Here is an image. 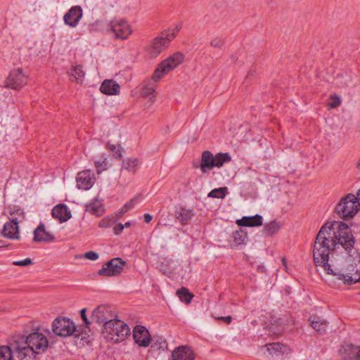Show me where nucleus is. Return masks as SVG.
Wrapping results in <instances>:
<instances>
[{"instance_id":"obj_1","label":"nucleus","mask_w":360,"mask_h":360,"mask_svg":"<svg viewBox=\"0 0 360 360\" xmlns=\"http://www.w3.org/2000/svg\"><path fill=\"white\" fill-rule=\"evenodd\" d=\"M355 238L349 226L342 221L325 223L319 231L313 247L314 264L330 269L329 255L340 248L352 256Z\"/></svg>"},{"instance_id":"obj_2","label":"nucleus","mask_w":360,"mask_h":360,"mask_svg":"<svg viewBox=\"0 0 360 360\" xmlns=\"http://www.w3.org/2000/svg\"><path fill=\"white\" fill-rule=\"evenodd\" d=\"M49 345L46 337L38 331L33 332L25 338L18 336L13 339V348L18 352V360H28L34 354L44 352Z\"/></svg>"},{"instance_id":"obj_3","label":"nucleus","mask_w":360,"mask_h":360,"mask_svg":"<svg viewBox=\"0 0 360 360\" xmlns=\"http://www.w3.org/2000/svg\"><path fill=\"white\" fill-rule=\"evenodd\" d=\"M184 59V55L176 52L161 62L155 70L151 78L144 80L141 84V94L146 97L155 92L157 83L163 76L179 65Z\"/></svg>"},{"instance_id":"obj_4","label":"nucleus","mask_w":360,"mask_h":360,"mask_svg":"<svg viewBox=\"0 0 360 360\" xmlns=\"http://www.w3.org/2000/svg\"><path fill=\"white\" fill-rule=\"evenodd\" d=\"M328 274L333 275L339 281H342L345 285H352L360 282V255H357V259H354V262L347 265L344 269L332 268L330 264V269H324Z\"/></svg>"},{"instance_id":"obj_5","label":"nucleus","mask_w":360,"mask_h":360,"mask_svg":"<svg viewBox=\"0 0 360 360\" xmlns=\"http://www.w3.org/2000/svg\"><path fill=\"white\" fill-rule=\"evenodd\" d=\"M360 210V203L355 195L348 193L342 197L335 207V213L343 220L352 219Z\"/></svg>"},{"instance_id":"obj_6","label":"nucleus","mask_w":360,"mask_h":360,"mask_svg":"<svg viewBox=\"0 0 360 360\" xmlns=\"http://www.w3.org/2000/svg\"><path fill=\"white\" fill-rule=\"evenodd\" d=\"M103 333L106 338L117 343L124 340L130 334V329L127 323L115 319L105 323Z\"/></svg>"},{"instance_id":"obj_7","label":"nucleus","mask_w":360,"mask_h":360,"mask_svg":"<svg viewBox=\"0 0 360 360\" xmlns=\"http://www.w3.org/2000/svg\"><path fill=\"white\" fill-rule=\"evenodd\" d=\"M231 160V158L228 153H219L214 156L210 151L205 150L202 153L200 169L202 173H207L214 167H221Z\"/></svg>"},{"instance_id":"obj_8","label":"nucleus","mask_w":360,"mask_h":360,"mask_svg":"<svg viewBox=\"0 0 360 360\" xmlns=\"http://www.w3.org/2000/svg\"><path fill=\"white\" fill-rule=\"evenodd\" d=\"M174 39V33L162 32L160 34L155 37L147 47V51L150 58H156L165 50L172 40Z\"/></svg>"},{"instance_id":"obj_9","label":"nucleus","mask_w":360,"mask_h":360,"mask_svg":"<svg viewBox=\"0 0 360 360\" xmlns=\"http://www.w3.org/2000/svg\"><path fill=\"white\" fill-rule=\"evenodd\" d=\"M53 333L60 337L72 335L76 330L73 321L65 317L56 318L52 323Z\"/></svg>"},{"instance_id":"obj_10","label":"nucleus","mask_w":360,"mask_h":360,"mask_svg":"<svg viewBox=\"0 0 360 360\" xmlns=\"http://www.w3.org/2000/svg\"><path fill=\"white\" fill-rule=\"evenodd\" d=\"M126 264L125 261L120 257H115L106 262L98 271L101 276H115L119 275Z\"/></svg>"},{"instance_id":"obj_11","label":"nucleus","mask_w":360,"mask_h":360,"mask_svg":"<svg viewBox=\"0 0 360 360\" xmlns=\"http://www.w3.org/2000/svg\"><path fill=\"white\" fill-rule=\"evenodd\" d=\"M115 315L112 313L110 308L105 305H100L97 307L93 311L91 319L93 321L105 325L108 321L114 320Z\"/></svg>"},{"instance_id":"obj_12","label":"nucleus","mask_w":360,"mask_h":360,"mask_svg":"<svg viewBox=\"0 0 360 360\" xmlns=\"http://www.w3.org/2000/svg\"><path fill=\"white\" fill-rule=\"evenodd\" d=\"M27 83V77L21 69L12 70L6 80V86L18 90Z\"/></svg>"},{"instance_id":"obj_13","label":"nucleus","mask_w":360,"mask_h":360,"mask_svg":"<svg viewBox=\"0 0 360 360\" xmlns=\"http://www.w3.org/2000/svg\"><path fill=\"white\" fill-rule=\"evenodd\" d=\"M110 29L117 39H125L131 33L129 25L123 20L112 21L110 22Z\"/></svg>"},{"instance_id":"obj_14","label":"nucleus","mask_w":360,"mask_h":360,"mask_svg":"<svg viewBox=\"0 0 360 360\" xmlns=\"http://www.w3.org/2000/svg\"><path fill=\"white\" fill-rule=\"evenodd\" d=\"M134 342L141 347H146L150 343V335L145 326L137 325L133 330Z\"/></svg>"},{"instance_id":"obj_15","label":"nucleus","mask_w":360,"mask_h":360,"mask_svg":"<svg viewBox=\"0 0 360 360\" xmlns=\"http://www.w3.org/2000/svg\"><path fill=\"white\" fill-rule=\"evenodd\" d=\"M77 186L78 188L89 190L95 183V176L90 169L79 172L77 176Z\"/></svg>"},{"instance_id":"obj_16","label":"nucleus","mask_w":360,"mask_h":360,"mask_svg":"<svg viewBox=\"0 0 360 360\" xmlns=\"http://www.w3.org/2000/svg\"><path fill=\"white\" fill-rule=\"evenodd\" d=\"M2 236L9 239H20L18 221L17 218H13L4 225Z\"/></svg>"},{"instance_id":"obj_17","label":"nucleus","mask_w":360,"mask_h":360,"mask_svg":"<svg viewBox=\"0 0 360 360\" xmlns=\"http://www.w3.org/2000/svg\"><path fill=\"white\" fill-rule=\"evenodd\" d=\"M33 241L34 243H51L56 240L55 236L45 229L43 223H40L33 232Z\"/></svg>"},{"instance_id":"obj_18","label":"nucleus","mask_w":360,"mask_h":360,"mask_svg":"<svg viewBox=\"0 0 360 360\" xmlns=\"http://www.w3.org/2000/svg\"><path fill=\"white\" fill-rule=\"evenodd\" d=\"M82 17V9L79 6H72L67 13L65 14L63 19L66 25L75 27L79 23Z\"/></svg>"},{"instance_id":"obj_19","label":"nucleus","mask_w":360,"mask_h":360,"mask_svg":"<svg viewBox=\"0 0 360 360\" xmlns=\"http://www.w3.org/2000/svg\"><path fill=\"white\" fill-rule=\"evenodd\" d=\"M263 347H265L269 355L272 357L281 358L284 354L290 353V348L283 344L280 342H273L265 345Z\"/></svg>"},{"instance_id":"obj_20","label":"nucleus","mask_w":360,"mask_h":360,"mask_svg":"<svg viewBox=\"0 0 360 360\" xmlns=\"http://www.w3.org/2000/svg\"><path fill=\"white\" fill-rule=\"evenodd\" d=\"M334 85L340 89H345L353 86V74L351 72H344L338 74L333 80Z\"/></svg>"},{"instance_id":"obj_21","label":"nucleus","mask_w":360,"mask_h":360,"mask_svg":"<svg viewBox=\"0 0 360 360\" xmlns=\"http://www.w3.org/2000/svg\"><path fill=\"white\" fill-rule=\"evenodd\" d=\"M52 216L62 223L70 219L72 214L70 210L65 204H60L53 208Z\"/></svg>"},{"instance_id":"obj_22","label":"nucleus","mask_w":360,"mask_h":360,"mask_svg":"<svg viewBox=\"0 0 360 360\" xmlns=\"http://www.w3.org/2000/svg\"><path fill=\"white\" fill-rule=\"evenodd\" d=\"M100 91L106 95H117L120 91V86L112 79H105L102 82Z\"/></svg>"},{"instance_id":"obj_23","label":"nucleus","mask_w":360,"mask_h":360,"mask_svg":"<svg viewBox=\"0 0 360 360\" xmlns=\"http://www.w3.org/2000/svg\"><path fill=\"white\" fill-rule=\"evenodd\" d=\"M311 326L313 329L319 334H324L326 333V330L328 326V323L326 320L322 319L318 316H311L309 318Z\"/></svg>"},{"instance_id":"obj_24","label":"nucleus","mask_w":360,"mask_h":360,"mask_svg":"<svg viewBox=\"0 0 360 360\" xmlns=\"http://www.w3.org/2000/svg\"><path fill=\"white\" fill-rule=\"evenodd\" d=\"M172 356L173 360H194L193 352L186 346H181L174 349Z\"/></svg>"},{"instance_id":"obj_25","label":"nucleus","mask_w":360,"mask_h":360,"mask_svg":"<svg viewBox=\"0 0 360 360\" xmlns=\"http://www.w3.org/2000/svg\"><path fill=\"white\" fill-rule=\"evenodd\" d=\"M262 221V217L259 214H255L252 217H243L242 219L237 220V224L240 226L254 227L261 226Z\"/></svg>"},{"instance_id":"obj_26","label":"nucleus","mask_w":360,"mask_h":360,"mask_svg":"<svg viewBox=\"0 0 360 360\" xmlns=\"http://www.w3.org/2000/svg\"><path fill=\"white\" fill-rule=\"evenodd\" d=\"M13 346V340L8 346H0V360H12L13 356L18 359V352Z\"/></svg>"},{"instance_id":"obj_27","label":"nucleus","mask_w":360,"mask_h":360,"mask_svg":"<svg viewBox=\"0 0 360 360\" xmlns=\"http://www.w3.org/2000/svg\"><path fill=\"white\" fill-rule=\"evenodd\" d=\"M86 211L96 216H101L104 212V207L101 200L94 199L86 205Z\"/></svg>"},{"instance_id":"obj_28","label":"nucleus","mask_w":360,"mask_h":360,"mask_svg":"<svg viewBox=\"0 0 360 360\" xmlns=\"http://www.w3.org/2000/svg\"><path fill=\"white\" fill-rule=\"evenodd\" d=\"M193 215L194 212L193 210L181 207L177 218L182 224H186Z\"/></svg>"},{"instance_id":"obj_29","label":"nucleus","mask_w":360,"mask_h":360,"mask_svg":"<svg viewBox=\"0 0 360 360\" xmlns=\"http://www.w3.org/2000/svg\"><path fill=\"white\" fill-rule=\"evenodd\" d=\"M139 163V160L137 158H131L124 160L122 162V167L134 174L136 171L137 166Z\"/></svg>"},{"instance_id":"obj_30","label":"nucleus","mask_w":360,"mask_h":360,"mask_svg":"<svg viewBox=\"0 0 360 360\" xmlns=\"http://www.w3.org/2000/svg\"><path fill=\"white\" fill-rule=\"evenodd\" d=\"M354 347H356V345H347L340 348V353L344 360H354V355L352 352Z\"/></svg>"},{"instance_id":"obj_31","label":"nucleus","mask_w":360,"mask_h":360,"mask_svg":"<svg viewBox=\"0 0 360 360\" xmlns=\"http://www.w3.org/2000/svg\"><path fill=\"white\" fill-rule=\"evenodd\" d=\"M69 74L70 76L73 77L77 82H82L85 76V72L82 65L73 66L70 69Z\"/></svg>"},{"instance_id":"obj_32","label":"nucleus","mask_w":360,"mask_h":360,"mask_svg":"<svg viewBox=\"0 0 360 360\" xmlns=\"http://www.w3.org/2000/svg\"><path fill=\"white\" fill-rule=\"evenodd\" d=\"M176 294L180 300L188 304L191 302L193 295L191 294L187 288L182 287L176 291Z\"/></svg>"},{"instance_id":"obj_33","label":"nucleus","mask_w":360,"mask_h":360,"mask_svg":"<svg viewBox=\"0 0 360 360\" xmlns=\"http://www.w3.org/2000/svg\"><path fill=\"white\" fill-rule=\"evenodd\" d=\"M281 227V224L276 221H271L265 224L264 231L269 235H274L276 233Z\"/></svg>"},{"instance_id":"obj_34","label":"nucleus","mask_w":360,"mask_h":360,"mask_svg":"<svg viewBox=\"0 0 360 360\" xmlns=\"http://www.w3.org/2000/svg\"><path fill=\"white\" fill-rule=\"evenodd\" d=\"M227 191L228 188L226 187L214 188L209 193L208 197L222 199L226 196Z\"/></svg>"},{"instance_id":"obj_35","label":"nucleus","mask_w":360,"mask_h":360,"mask_svg":"<svg viewBox=\"0 0 360 360\" xmlns=\"http://www.w3.org/2000/svg\"><path fill=\"white\" fill-rule=\"evenodd\" d=\"M247 238V233L242 229L236 231L233 233V241L236 245H241L244 243L245 240Z\"/></svg>"},{"instance_id":"obj_36","label":"nucleus","mask_w":360,"mask_h":360,"mask_svg":"<svg viewBox=\"0 0 360 360\" xmlns=\"http://www.w3.org/2000/svg\"><path fill=\"white\" fill-rule=\"evenodd\" d=\"M150 342L158 345V349H165L167 346L166 340L162 336H153L151 338Z\"/></svg>"},{"instance_id":"obj_37","label":"nucleus","mask_w":360,"mask_h":360,"mask_svg":"<svg viewBox=\"0 0 360 360\" xmlns=\"http://www.w3.org/2000/svg\"><path fill=\"white\" fill-rule=\"evenodd\" d=\"M94 164L97 169V172L100 173L101 171L106 169L108 162L106 158H101L99 160H95Z\"/></svg>"},{"instance_id":"obj_38","label":"nucleus","mask_w":360,"mask_h":360,"mask_svg":"<svg viewBox=\"0 0 360 360\" xmlns=\"http://www.w3.org/2000/svg\"><path fill=\"white\" fill-rule=\"evenodd\" d=\"M340 103H341L340 98L338 96L334 94V95H331L330 96L328 105L331 108H336L337 107H338L340 105Z\"/></svg>"},{"instance_id":"obj_39","label":"nucleus","mask_w":360,"mask_h":360,"mask_svg":"<svg viewBox=\"0 0 360 360\" xmlns=\"http://www.w3.org/2000/svg\"><path fill=\"white\" fill-rule=\"evenodd\" d=\"M139 196H135L134 198L127 202L124 207L121 209V214L127 212L128 210L134 207V205L138 202Z\"/></svg>"},{"instance_id":"obj_40","label":"nucleus","mask_w":360,"mask_h":360,"mask_svg":"<svg viewBox=\"0 0 360 360\" xmlns=\"http://www.w3.org/2000/svg\"><path fill=\"white\" fill-rule=\"evenodd\" d=\"M107 148H108L109 150H110L112 153V155L115 158L117 159L122 157L120 146L117 148V146L108 143Z\"/></svg>"},{"instance_id":"obj_41","label":"nucleus","mask_w":360,"mask_h":360,"mask_svg":"<svg viewBox=\"0 0 360 360\" xmlns=\"http://www.w3.org/2000/svg\"><path fill=\"white\" fill-rule=\"evenodd\" d=\"M210 46L214 48L221 49L225 44L224 39L221 37H215L210 41Z\"/></svg>"},{"instance_id":"obj_42","label":"nucleus","mask_w":360,"mask_h":360,"mask_svg":"<svg viewBox=\"0 0 360 360\" xmlns=\"http://www.w3.org/2000/svg\"><path fill=\"white\" fill-rule=\"evenodd\" d=\"M15 266H26L32 264V261L30 258H26L23 260L15 261L13 263Z\"/></svg>"},{"instance_id":"obj_43","label":"nucleus","mask_w":360,"mask_h":360,"mask_svg":"<svg viewBox=\"0 0 360 360\" xmlns=\"http://www.w3.org/2000/svg\"><path fill=\"white\" fill-rule=\"evenodd\" d=\"M84 257L89 260L95 261L98 258V254L94 251H89L84 255Z\"/></svg>"},{"instance_id":"obj_44","label":"nucleus","mask_w":360,"mask_h":360,"mask_svg":"<svg viewBox=\"0 0 360 360\" xmlns=\"http://www.w3.org/2000/svg\"><path fill=\"white\" fill-rule=\"evenodd\" d=\"M86 309L85 308L82 309L81 311H80V315H81V318L84 321V322L85 323V324L86 326H89L91 324V321L88 319L86 315Z\"/></svg>"},{"instance_id":"obj_45","label":"nucleus","mask_w":360,"mask_h":360,"mask_svg":"<svg viewBox=\"0 0 360 360\" xmlns=\"http://www.w3.org/2000/svg\"><path fill=\"white\" fill-rule=\"evenodd\" d=\"M181 29V24H179L176 26V27L173 30L172 29H168L167 30H165L163 31L164 32H167V33H174V38L176 37V34L179 32V31Z\"/></svg>"},{"instance_id":"obj_46","label":"nucleus","mask_w":360,"mask_h":360,"mask_svg":"<svg viewBox=\"0 0 360 360\" xmlns=\"http://www.w3.org/2000/svg\"><path fill=\"white\" fill-rule=\"evenodd\" d=\"M124 229V225L122 224H118L113 228V232L115 235L120 234Z\"/></svg>"},{"instance_id":"obj_47","label":"nucleus","mask_w":360,"mask_h":360,"mask_svg":"<svg viewBox=\"0 0 360 360\" xmlns=\"http://www.w3.org/2000/svg\"><path fill=\"white\" fill-rule=\"evenodd\" d=\"M352 352L354 355V360H360V346L356 345V347H354Z\"/></svg>"},{"instance_id":"obj_48","label":"nucleus","mask_w":360,"mask_h":360,"mask_svg":"<svg viewBox=\"0 0 360 360\" xmlns=\"http://www.w3.org/2000/svg\"><path fill=\"white\" fill-rule=\"evenodd\" d=\"M218 320H223L226 323L229 324L232 321V317L231 316H220L217 318Z\"/></svg>"},{"instance_id":"obj_49","label":"nucleus","mask_w":360,"mask_h":360,"mask_svg":"<svg viewBox=\"0 0 360 360\" xmlns=\"http://www.w3.org/2000/svg\"><path fill=\"white\" fill-rule=\"evenodd\" d=\"M143 217H144V221L146 223L150 222L153 219L152 216L150 214H145Z\"/></svg>"},{"instance_id":"obj_50","label":"nucleus","mask_w":360,"mask_h":360,"mask_svg":"<svg viewBox=\"0 0 360 360\" xmlns=\"http://www.w3.org/2000/svg\"><path fill=\"white\" fill-rule=\"evenodd\" d=\"M254 75H255V71L250 70V72H248L247 77H252V76H254Z\"/></svg>"},{"instance_id":"obj_51","label":"nucleus","mask_w":360,"mask_h":360,"mask_svg":"<svg viewBox=\"0 0 360 360\" xmlns=\"http://www.w3.org/2000/svg\"><path fill=\"white\" fill-rule=\"evenodd\" d=\"M356 196L357 198V200L359 201L360 200V189L357 191Z\"/></svg>"},{"instance_id":"obj_52","label":"nucleus","mask_w":360,"mask_h":360,"mask_svg":"<svg viewBox=\"0 0 360 360\" xmlns=\"http://www.w3.org/2000/svg\"><path fill=\"white\" fill-rule=\"evenodd\" d=\"M231 59H232L233 61L235 62L237 60L236 56V55H232L231 56Z\"/></svg>"},{"instance_id":"obj_53","label":"nucleus","mask_w":360,"mask_h":360,"mask_svg":"<svg viewBox=\"0 0 360 360\" xmlns=\"http://www.w3.org/2000/svg\"><path fill=\"white\" fill-rule=\"evenodd\" d=\"M356 167V168L360 169V159L357 161Z\"/></svg>"},{"instance_id":"obj_54","label":"nucleus","mask_w":360,"mask_h":360,"mask_svg":"<svg viewBox=\"0 0 360 360\" xmlns=\"http://www.w3.org/2000/svg\"><path fill=\"white\" fill-rule=\"evenodd\" d=\"M130 225H131V224H130V222H129V221L126 222V223L124 224V227H129V226H130Z\"/></svg>"},{"instance_id":"obj_55","label":"nucleus","mask_w":360,"mask_h":360,"mask_svg":"<svg viewBox=\"0 0 360 360\" xmlns=\"http://www.w3.org/2000/svg\"><path fill=\"white\" fill-rule=\"evenodd\" d=\"M4 246H5L4 243V241L3 240H0V248L4 247Z\"/></svg>"},{"instance_id":"obj_56","label":"nucleus","mask_w":360,"mask_h":360,"mask_svg":"<svg viewBox=\"0 0 360 360\" xmlns=\"http://www.w3.org/2000/svg\"><path fill=\"white\" fill-rule=\"evenodd\" d=\"M282 262L283 263V264L285 266L286 265V261H285V258H283L282 259Z\"/></svg>"},{"instance_id":"obj_57","label":"nucleus","mask_w":360,"mask_h":360,"mask_svg":"<svg viewBox=\"0 0 360 360\" xmlns=\"http://www.w3.org/2000/svg\"><path fill=\"white\" fill-rule=\"evenodd\" d=\"M282 332V329H278V331L276 332L277 334H280Z\"/></svg>"},{"instance_id":"obj_58","label":"nucleus","mask_w":360,"mask_h":360,"mask_svg":"<svg viewBox=\"0 0 360 360\" xmlns=\"http://www.w3.org/2000/svg\"><path fill=\"white\" fill-rule=\"evenodd\" d=\"M357 129L360 131V122L357 124Z\"/></svg>"}]
</instances>
